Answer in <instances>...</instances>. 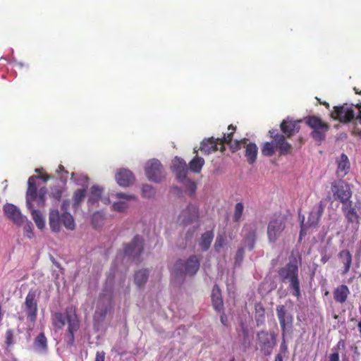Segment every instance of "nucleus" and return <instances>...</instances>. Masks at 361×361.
I'll return each instance as SVG.
<instances>
[{
	"mask_svg": "<svg viewBox=\"0 0 361 361\" xmlns=\"http://www.w3.org/2000/svg\"><path fill=\"white\" fill-rule=\"evenodd\" d=\"M265 310L261 305H255V319L257 325L262 324L264 322Z\"/></svg>",
	"mask_w": 361,
	"mask_h": 361,
	"instance_id": "41",
	"label": "nucleus"
},
{
	"mask_svg": "<svg viewBox=\"0 0 361 361\" xmlns=\"http://www.w3.org/2000/svg\"><path fill=\"white\" fill-rule=\"evenodd\" d=\"M143 250V238L140 235H135L131 243L124 246L123 254L133 259L137 258Z\"/></svg>",
	"mask_w": 361,
	"mask_h": 361,
	"instance_id": "13",
	"label": "nucleus"
},
{
	"mask_svg": "<svg viewBox=\"0 0 361 361\" xmlns=\"http://www.w3.org/2000/svg\"><path fill=\"white\" fill-rule=\"evenodd\" d=\"M145 174L150 181L160 183L164 178L162 166L157 159H151L145 166Z\"/></svg>",
	"mask_w": 361,
	"mask_h": 361,
	"instance_id": "9",
	"label": "nucleus"
},
{
	"mask_svg": "<svg viewBox=\"0 0 361 361\" xmlns=\"http://www.w3.org/2000/svg\"><path fill=\"white\" fill-rule=\"evenodd\" d=\"M353 104H344L340 106H334L331 117L343 123H349L355 118V111Z\"/></svg>",
	"mask_w": 361,
	"mask_h": 361,
	"instance_id": "10",
	"label": "nucleus"
},
{
	"mask_svg": "<svg viewBox=\"0 0 361 361\" xmlns=\"http://www.w3.org/2000/svg\"><path fill=\"white\" fill-rule=\"evenodd\" d=\"M204 164V160L203 158L195 157L190 161V169L195 173H200Z\"/></svg>",
	"mask_w": 361,
	"mask_h": 361,
	"instance_id": "37",
	"label": "nucleus"
},
{
	"mask_svg": "<svg viewBox=\"0 0 361 361\" xmlns=\"http://www.w3.org/2000/svg\"><path fill=\"white\" fill-rule=\"evenodd\" d=\"M245 140H241L240 142H243ZM231 147L233 148V151L238 150L240 148V142L236 141L235 143V146H231Z\"/></svg>",
	"mask_w": 361,
	"mask_h": 361,
	"instance_id": "56",
	"label": "nucleus"
},
{
	"mask_svg": "<svg viewBox=\"0 0 361 361\" xmlns=\"http://www.w3.org/2000/svg\"><path fill=\"white\" fill-rule=\"evenodd\" d=\"M305 121L312 129L311 136L314 140L322 142L325 139L326 133L329 129V126L326 123L315 116L306 117Z\"/></svg>",
	"mask_w": 361,
	"mask_h": 361,
	"instance_id": "5",
	"label": "nucleus"
},
{
	"mask_svg": "<svg viewBox=\"0 0 361 361\" xmlns=\"http://www.w3.org/2000/svg\"><path fill=\"white\" fill-rule=\"evenodd\" d=\"M103 189L97 185H94L90 189V192L88 198V204L94 206L101 199Z\"/></svg>",
	"mask_w": 361,
	"mask_h": 361,
	"instance_id": "30",
	"label": "nucleus"
},
{
	"mask_svg": "<svg viewBox=\"0 0 361 361\" xmlns=\"http://www.w3.org/2000/svg\"><path fill=\"white\" fill-rule=\"evenodd\" d=\"M75 176H76V174L73 173H72V179H74L75 181H76L78 185H84L87 183L88 178L87 176H82L79 180H76Z\"/></svg>",
	"mask_w": 361,
	"mask_h": 361,
	"instance_id": "50",
	"label": "nucleus"
},
{
	"mask_svg": "<svg viewBox=\"0 0 361 361\" xmlns=\"http://www.w3.org/2000/svg\"><path fill=\"white\" fill-rule=\"evenodd\" d=\"M324 205L322 202L314 205L309 214L307 221L306 224L302 220L301 224V229L300 233V238L306 233L307 228H317L319 225L320 219L324 213Z\"/></svg>",
	"mask_w": 361,
	"mask_h": 361,
	"instance_id": "6",
	"label": "nucleus"
},
{
	"mask_svg": "<svg viewBox=\"0 0 361 361\" xmlns=\"http://www.w3.org/2000/svg\"><path fill=\"white\" fill-rule=\"evenodd\" d=\"M53 324L57 329H62L68 325L67 343L72 345L74 343V334L79 329V320L73 307H68L65 312H55L53 316Z\"/></svg>",
	"mask_w": 361,
	"mask_h": 361,
	"instance_id": "1",
	"label": "nucleus"
},
{
	"mask_svg": "<svg viewBox=\"0 0 361 361\" xmlns=\"http://www.w3.org/2000/svg\"><path fill=\"white\" fill-rule=\"evenodd\" d=\"M244 210V205L242 202H238L235 205L233 220L234 222H239L241 219Z\"/></svg>",
	"mask_w": 361,
	"mask_h": 361,
	"instance_id": "43",
	"label": "nucleus"
},
{
	"mask_svg": "<svg viewBox=\"0 0 361 361\" xmlns=\"http://www.w3.org/2000/svg\"><path fill=\"white\" fill-rule=\"evenodd\" d=\"M275 144L273 142H265L262 148V153L267 157L272 156L275 152Z\"/></svg>",
	"mask_w": 361,
	"mask_h": 361,
	"instance_id": "42",
	"label": "nucleus"
},
{
	"mask_svg": "<svg viewBox=\"0 0 361 361\" xmlns=\"http://www.w3.org/2000/svg\"><path fill=\"white\" fill-rule=\"evenodd\" d=\"M35 350L39 353H46L47 351V340L44 333L39 334L33 343Z\"/></svg>",
	"mask_w": 361,
	"mask_h": 361,
	"instance_id": "28",
	"label": "nucleus"
},
{
	"mask_svg": "<svg viewBox=\"0 0 361 361\" xmlns=\"http://www.w3.org/2000/svg\"><path fill=\"white\" fill-rule=\"evenodd\" d=\"M226 238L223 235H219L216 237L215 243H214V249L216 252H219L221 248L224 247L226 244Z\"/></svg>",
	"mask_w": 361,
	"mask_h": 361,
	"instance_id": "45",
	"label": "nucleus"
},
{
	"mask_svg": "<svg viewBox=\"0 0 361 361\" xmlns=\"http://www.w3.org/2000/svg\"><path fill=\"white\" fill-rule=\"evenodd\" d=\"M276 130H269V133L274 141L275 147L279 149L282 155L288 154L291 149V145L288 143L283 135L275 133Z\"/></svg>",
	"mask_w": 361,
	"mask_h": 361,
	"instance_id": "18",
	"label": "nucleus"
},
{
	"mask_svg": "<svg viewBox=\"0 0 361 361\" xmlns=\"http://www.w3.org/2000/svg\"><path fill=\"white\" fill-rule=\"evenodd\" d=\"M276 312L282 330L283 336H284L286 332L292 327L293 317L283 305L276 306Z\"/></svg>",
	"mask_w": 361,
	"mask_h": 361,
	"instance_id": "14",
	"label": "nucleus"
},
{
	"mask_svg": "<svg viewBox=\"0 0 361 361\" xmlns=\"http://www.w3.org/2000/svg\"><path fill=\"white\" fill-rule=\"evenodd\" d=\"M212 301L214 308L220 312L223 308V300L221 298V290L218 286L215 285L212 290Z\"/></svg>",
	"mask_w": 361,
	"mask_h": 361,
	"instance_id": "29",
	"label": "nucleus"
},
{
	"mask_svg": "<svg viewBox=\"0 0 361 361\" xmlns=\"http://www.w3.org/2000/svg\"><path fill=\"white\" fill-rule=\"evenodd\" d=\"M173 168L180 182H184L187 178L188 167L185 161L178 157H175L173 161Z\"/></svg>",
	"mask_w": 361,
	"mask_h": 361,
	"instance_id": "21",
	"label": "nucleus"
},
{
	"mask_svg": "<svg viewBox=\"0 0 361 361\" xmlns=\"http://www.w3.org/2000/svg\"><path fill=\"white\" fill-rule=\"evenodd\" d=\"M64 171V167H63V166L60 165V166H59V169H57L56 172H57V173H59V172H61V171Z\"/></svg>",
	"mask_w": 361,
	"mask_h": 361,
	"instance_id": "62",
	"label": "nucleus"
},
{
	"mask_svg": "<svg viewBox=\"0 0 361 361\" xmlns=\"http://www.w3.org/2000/svg\"><path fill=\"white\" fill-rule=\"evenodd\" d=\"M98 314H99L100 317L103 319L105 317V316L106 314V310H102L101 312H99V310L97 309L95 311V317H97Z\"/></svg>",
	"mask_w": 361,
	"mask_h": 361,
	"instance_id": "55",
	"label": "nucleus"
},
{
	"mask_svg": "<svg viewBox=\"0 0 361 361\" xmlns=\"http://www.w3.org/2000/svg\"><path fill=\"white\" fill-rule=\"evenodd\" d=\"M25 310L27 315V319L30 322H35L37 317V302L36 299V291L30 290L25 301Z\"/></svg>",
	"mask_w": 361,
	"mask_h": 361,
	"instance_id": "15",
	"label": "nucleus"
},
{
	"mask_svg": "<svg viewBox=\"0 0 361 361\" xmlns=\"http://www.w3.org/2000/svg\"><path fill=\"white\" fill-rule=\"evenodd\" d=\"M200 259L196 255H192L187 259H178L173 266V274L179 275H195L200 269Z\"/></svg>",
	"mask_w": 361,
	"mask_h": 361,
	"instance_id": "3",
	"label": "nucleus"
},
{
	"mask_svg": "<svg viewBox=\"0 0 361 361\" xmlns=\"http://www.w3.org/2000/svg\"><path fill=\"white\" fill-rule=\"evenodd\" d=\"M105 215L102 212H94L92 216V224L94 228H99L104 224Z\"/></svg>",
	"mask_w": 361,
	"mask_h": 361,
	"instance_id": "38",
	"label": "nucleus"
},
{
	"mask_svg": "<svg viewBox=\"0 0 361 361\" xmlns=\"http://www.w3.org/2000/svg\"><path fill=\"white\" fill-rule=\"evenodd\" d=\"M285 228V221L282 218L279 217L271 219L267 226V237L269 242H276L282 236Z\"/></svg>",
	"mask_w": 361,
	"mask_h": 361,
	"instance_id": "8",
	"label": "nucleus"
},
{
	"mask_svg": "<svg viewBox=\"0 0 361 361\" xmlns=\"http://www.w3.org/2000/svg\"><path fill=\"white\" fill-rule=\"evenodd\" d=\"M332 353L329 356V361H339V353L336 349H331Z\"/></svg>",
	"mask_w": 361,
	"mask_h": 361,
	"instance_id": "52",
	"label": "nucleus"
},
{
	"mask_svg": "<svg viewBox=\"0 0 361 361\" xmlns=\"http://www.w3.org/2000/svg\"><path fill=\"white\" fill-rule=\"evenodd\" d=\"M257 226L255 224H245L242 229L241 235L243 238L245 245L249 250H252L256 240Z\"/></svg>",
	"mask_w": 361,
	"mask_h": 361,
	"instance_id": "17",
	"label": "nucleus"
},
{
	"mask_svg": "<svg viewBox=\"0 0 361 361\" xmlns=\"http://www.w3.org/2000/svg\"><path fill=\"white\" fill-rule=\"evenodd\" d=\"M39 178H42L44 182L47 181L49 179L48 176H40Z\"/></svg>",
	"mask_w": 361,
	"mask_h": 361,
	"instance_id": "61",
	"label": "nucleus"
},
{
	"mask_svg": "<svg viewBox=\"0 0 361 361\" xmlns=\"http://www.w3.org/2000/svg\"><path fill=\"white\" fill-rule=\"evenodd\" d=\"M345 347V341L343 339H341L336 344V345L335 347H334L332 349H336L337 350V352H338V350L340 349H344Z\"/></svg>",
	"mask_w": 361,
	"mask_h": 361,
	"instance_id": "54",
	"label": "nucleus"
},
{
	"mask_svg": "<svg viewBox=\"0 0 361 361\" xmlns=\"http://www.w3.org/2000/svg\"><path fill=\"white\" fill-rule=\"evenodd\" d=\"M274 361H283V357L281 354L276 355Z\"/></svg>",
	"mask_w": 361,
	"mask_h": 361,
	"instance_id": "59",
	"label": "nucleus"
},
{
	"mask_svg": "<svg viewBox=\"0 0 361 361\" xmlns=\"http://www.w3.org/2000/svg\"><path fill=\"white\" fill-rule=\"evenodd\" d=\"M62 223L68 230H74L75 224L73 216L69 212H64L61 214Z\"/></svg>",
	"mask_w": 361,
	"mask_h": 361,
	"instance_id": "36",
	"label": "nucleus"
},
{
	"mask_svg": "<svg viewBox=\"0 0 361 361\" xmlns=\"http://www.w3.org/2000/svg\"><path fill=\"white\" fill-rule=\"evenodd\" d=\"M24 225V232L25 235L29 238H32L33 237V233H32V224L29 221H25Z\"/></svg>",
	"mask_w": 361,
	"mask_h": 361,
	"instance_id": "46",
	"label": "nucleus"
},
{
	"mask_svg": "<svg viewBox=\"0 0 361 361\" xmlns=\"http://www.w3.org/2000/svg\"><path fill=\"white\" fill-rule=\"evenodd\" d=\"M331 191L336 199L339 200L343 204H346L350 201L352 192L350 186L342 180L334 181L331 185Z\"/></svg>",
	"mask_w": 361,
	"mask_h": 361,
	"instance_id": "11",
	"label": "nucleus"
},
{
	"mask_svg": "<svg viewBox=\"0 0 361 361\" xmlns=\"http://www.w3.org/2000/svg\"><path fill=\"white\" fill-rule=\"evenodd\" d=\"M4 212L6 216L18 226L23 225L27 221V217L14 204H6L4 207Z\"/></svg>",
	"mask_w": 361,
	"mask_h": 361,
	"instance_id": "16",
	"label": "nucleus"
},
{
	"mask_svg": "<svg viewBox=\"0 0 361 361\" xmlns=\"http://www.w3.org/2000/svg\"><path fill=\"white\" fill-rule=\"evenodd\" d=\"M105 353L104 351H98L96 353L95 361H104Z\"/></svg>",
	"mask_w": 361,
	"mask_h": 361,
	"instance_id": "53",
	"label": "nucleus"
},
{
	"mask_svg": "<svg viewBox=\"0 0 361 361\" xmlns=\"http://www.w3.org/2000/svg\"><path fill=\"white\" fill-rule=\"evenodd\" d=\"M350 167V163L348 157L345 154H342L338 160L337 172L342 176L347 173V171Z\"/></svg>",
	"mask_w": 361,
	"mask_h": 361,
	"instance_id": "33",
	"label": "nucleus"
},
{
	"mask_svg": "<svg viewBox=\"0 0 361 361\" xmlns=\"http://www.w3.org/2000/svg\"><path fill=\"white\" fill-rule=\"evenodd\" d=\"M102 201L105 204H108L111 202L110 201V197H104L102 199H101Z\"/></svg>",
	"mask_w": 361,
	"mask_h": 361,
	"instance_id": "57",
	"label": "nucleus"
},
{
	"mask_svg": "<svg viewBox=\"0 0 361 361\" xmlns=\"http://www.w3.org/2000/svg\"><path fill=\"white\" fill-rule=\"evenodd\" d=\"M117 183L121 187H128L133 183L135 178L132 172L128 169H120L116 173Z\"/></svg>",
	"mask_w": 361,
	"mask_h": 361,
	"instance_id": "22",
	"label": "nucleus"
},
{
	"mask_svg": "<svg viewBox=\"0 0 361 361\" xmlns=\"http://www.w3.org/2000/svg\"><path fill=\"white\" fill-rule=\"evenodd\" d=\"M62 195V190L60 187L56 186L51 188V196L56 200H59Z\"/></svg>",
	"mask_w": 361,
	"mask_h": 361,
	"instance_id": "48",
	"label": "nucleus"
},
{
	"mask_svg": "<svg viewBox=\"0 0 361 361\" xmlns=\"http://www.w3.org/2000/svg\"><path fill=\"white\" fill-rule=\"evenodd\" d=\"M7 334H8V337H7V343L9 345V344H10V341H9V340H10V336H11V335L9 334V331H8Z\"/></svg>",
	"mask_w": 361,
	"mask_h": 361,
	"instance_id": "63",
	"label": "nucleus"
},
{
	"mask_svg": "<svg viewBox=\"0 0 361 361\" xmlns=\"http://www.w3.org/2000/svg\"><path fill=\"white\" fill-rule=\"evenodd\" d=\"M231 129H232V131L228 134L224 133L221 138H217L215 140L214 137H210L204 140L201 142L200 150L206 154H209L210 153L219 149L224 151L225 149L224 145L225 143L229 144L231 142L232 135L235 130L231 125L228 126V130Z\"/></svg>",
	"mask_w": 361,
	"mask_h": 361,
	"instance_id": "4",
	"label": "nucleus"
},
{
	"mask_svg": "<svg viewBox=\"0 0 361 361\" xmlns=\"http://www.w3.org/2000/svg\"><path fill=\"white\" fill-rule=\"evenodd\" d=\"M65 207H66V202H63V206H62L63 209H65Z\"/></svg>",
	"mask_w": 361,
	"mask_h": 361,
	"instance_id": "64",
	"label": "nucleus"
},
{
	"mask_svg": "<svg viewBox=\"0 0 361 361\" xmlns=\"http://www.w3.org/2000/svg\"><path fill=\"white\" fill-rule=\"evenodd\" d=\"M111 197L118 199L117 201L114 202L111 204V209L121 213L126 212L128 210L130 207L128 204L130 201L135 200V195L124 192L111 193Z\"/></svg>",
	"mask_w": 361,
	"mask_h": 361,
	"instance_id": "12",
	"label": "nucleus"
},
{
	"mask_svg": "<svg viewBox=\"0 0 361 361\" xmlns=\"http://www.w3.org/2000/svg\"><path fill=\"white\" fill-rule=\"evenodd\" d=\"M226 317L224 314L221 315V323L224 324V325H226Z\"/></svg>",
	"mask_w": 361,
	"mask_h": 361,
	"instance_id": "60",
	"label": "nucleus"
},
{
	"mask_svg": "<svg viewBox=\"0 0 361 361\" xmlns=\"http://www.w3.org/2000/svg\"><path fill=\"white\" fill-rule=\"evenodd\" d=\"M197 207L194 204H189L180 212L178 216V221L183 224H187L197 220Z\"/></svg>",
	"mask_w": 361,
	"mask_h": 361,
	"instance_id": "19",
	"label": "nucleus"
},
{
	"mask_svg": "<svg viewBox=\"0 0 361 361\" xmlns=\"http://www.w3.org/2000/svg\"><path fill=\"white\" fill-rule=\"evenodd\" d=\"M338 256L343 264V270L341 272V275L345 276L350 271L353 259L352 255L349 250H343L338 253Z\"/></svg>",
	"mask_w": 361,
	"mask_h": 361,
	"instance_id": "27",
	"label": "nucleus"
},
{
	"mask_svg": "<svg viewBox=\"0 0 361 361\" xmlns=\"http://www.w3.org/2000/svg\"><path fill=\"white\" fill-rule=\"evenodd\" d=\"M257 345L264 355H269L276 345L275 335L265 331H259L257 335Z\"/></svg>",
	"mask_w": 361,
	"mask_h": 361,
	"instance_id": "7",
	"label": "nucleus"
},
{
	"mask_svg": "<svg viewBox=\"0 0 361 361\" xmlns=\"http://www.w3.org/2000/svg\"><path fill=\"white\" fill-rule=\"evenodd\" d=\"M85 189H78L77 190L73 195V207L77 209L80 206V202L83 200L85 196Z\"/></svg>",
	"mask_w": 361,
	"mask_h": 361,
	"instance_id": "39",
	"label": "nucleus"
},
{
	"mask_svg": "<svg viewBox=\"0 0 361 361\" xmlns=\"http://www.w3.org/2000/svg\"><path fill=\"white\" fill-rule=\"evenodd\" d=\"M149 271L147 269L139 270L135 274V283L138 287L142 286L147 281Z\"/></svg>",
	"mask_w": 361,
	"mask_h": 361,
	"instance_id": "35",
	"label": "nucleus"
},
{
	"mask_svg": "<svg viewBox=\"0 0 361 361\" xmlns=\"http://www.w3.org/2000/svg\"><path fill=\"white\" fill-rule=\"evenodd\" d=\"M299 121L283 120L281 124V129L288 137L291 136L299 130Z\"/></svg>",
	"mask_w": 361,
	"mask_h": 361,
	"instance_id": "25",
	"label": "nucleus"
},
{
	"mask_svg": "<svg viewBox=\"0 0 361 361\" xmlns=\"http://www.w3.org/2000/svg\"><path fill=\"white\" fill-rule=\"evenodd\" d=\"M142 194L144 197L152 198L155 196L156 190L152 185L145 184L142 188Z\"/></svg>",
	"mask_w": 361,
	"mask_h": 361,
	"instance_id": "44",
	"label": "nucleus"
},
{
	"mask_svg": "<svg viewBox=\"0 0 361 361\" xmlns=\"http://www.w3.org/2000/svg\"><path fill=\"white\" fill-rule=\"evenodd\" d=\"M355 106L358 110V114L355 118L353 133L361 137V103L357 104Z\"/></svg>",
	"mask_w": 361,
	"mask_h": 361,
	"instance_id": "40",
	"label": "nucleus"
},
{
	"mask_svg": "<svg viewBox=\"0 0 361 361\" xmlns=\"http://www.w3.org/2000/svg\"><path fill=\"white\" fill-rule=\"evenodd\" d=\"M350 293V290L346 285H340L334 290V299L336 302L343 304L347 300Z\"/></svg>",
	"mask_w": 361,
	"mask_h": 361,
	"instance_id": "23",
	"label": "nucleus"
},
{
	"mask_svg": "<svg viewBox=\"0 0 361 361\" xmlns=\"http://www.w3.org/2000/svg\"><path fill=\"white\" fill-rule=\"evenodd\" d=\"M258 148L255 143H249L246 146L245 157L249 164H252L257 159Z\"/></svg>",
	"mask_w": 361,
	"mask_h": 361,
	"instance_id": "31",
	"label": "nucleus"
},
{
	"mask_svg": "<svg viewBox=\"0 0 361 361\" xmlns=\"http://www.w3.org/2000/svg\"><path fill=\"white\" fill-rule=\"evenodd\" d=\"M31 212L32 217L39 229H43L45 226V220L42 214L36 209H33V206L32 205L31 209H29Z\"/></svg>",
	"mask_w": 361,
	"mask_h": 361,
	"instance_id": "34",
	"label": "nucleus"
},
{
	"mask_svg": "<svg viewBox=\"0 0 361 361\" xmlns=\"http://www.w3.org/2000/svg\"><path fill=\"white\" fill-rule=\"evenodd\" d=\"M49 223L50 228L55 233L61 231V224L62 223L61 215L57 209H51L49 212Z\"/></svg>",
	"mask_w": 361,
	"mask_h": 361,
	"instance_id": "26",
	"label": "nucleus"
},
{
	"mask_svg": "<svg viewBox=\"0 0 361 361\" xmlns=\"http://www.w3.org/2000/svg\"><path fill=\"white\" fill-rule=\"evenodd\" d=\"M278 273L281 281L289 283L288 287L292 295L299 300L301 298V291L297 262H290L285 267L281 268Z\"/></svg>",
	"mask_w": 361,
	"mask_h": 361,
	"instance_id": "2",
	"label": "nucleus"
},
{
	"mask_svg": "<svg viewBox=\"0 0 361 361\" xmlns=\"http://www.w3.org/2000/svg\"><path fill=\"white\" fill-rule=\"evenodd\" d=\"M38 176H30L27 181V190L26 193V205L28 209H31L32 202L37 198V190L36 187V180Z\"/></svg>",
	"mask_w": 361,
	"mask_h": 361,
	"instance_id": "20",
	"label": "nucleus"
},
{
	"mask_svg": "<svg viewBox=\"0 0 361 361\" xmlns=\"http://www.w3.org/2000/svg\"><path fill=\"white\" fill-rule=\"evenodd\" d=\"M214 238V233L211 231H206L204 233L200 238L199 245L202 250H207L211 245V243Z\"/></svg>",
	"mask_w": 361,
	"mask_h": 361,
	"instance_id": "32",
	"label": "nucleus"
},
{
	"mask_svg": "<svg viewBox=\"0 0 361 361\" xmlns=\"http://www.w3.org/2000/svg\"><path fill=\"white\" fill-rule=\"evenodd\" d=\"M329 259V257L326 256V255L322 256L321 261L324 264Z\"/></svg>",
	"mask_w": 361,
	"mask_h": 361,
	"instance_id": "58",
	"label": "nucleus"
},
{
	"mask_svg": "<svg viewBox=\"0 0 361 361\" xmlns=\"http://www.w3.org/2000/svg\"><path fill=\"white\" fill-rule=\"evenodd\" d=\"M47 193L46 188H41L37 193L38 205L43 206L45 201V195Z\"/></svg>",
	"mask_w": 361,
	"mask_h": 361,
	"instance_id": "47",
	"label": "nucleus"
},
{
	"mask_svg": "<svg viewBox=\"0 0 361 361\" xmlns=\"http://www.w3.org/2000/svg\"><path fill=\"white\" fill-rule=\"evenodd\" d=\"M243 257H244V248L240 247L236 252L235 262L240 263L243 261Z\"/></svg>",
	"mask_w": 361,
	"mask_h": 361,
	"instance_id": "51",
	"label": "nucleus"
},
{
	"mask_svg": "<svg viewBox=\"0 0 361 361\" xmlns=\"http://www.w3.org/2000/svg\"><path fill=\"white\" fill-rule=\"evenodd\" d=\"M183 183L185 184V186L187 187L188 190L190 191V193L192 195L193 194L196 190V185L195 182L192 180L185 178L184 182H182Z\"/></svg>",
	"mask_w": 361,
	"mask_h": 361,
	"instance_id": "49",
	"label": "nucleus"
},
{
	"mask_svg": "<svg viewBox=\"0 0 361 361\" xmlns=\"http://www.w3.org/2000/svg\"><path fill=\"white\" fill-rule=\"evenodd\" d=\"M342 210L348 223H355L357 225L359 224L360 216L355 209L352 207V202H349L346 204H343Z\"/></svg>",
	"mask_w": 361,
	"mask_h": 361,
	"instance_id": "24",
	"label": "nucleus"
}]
</instances>
